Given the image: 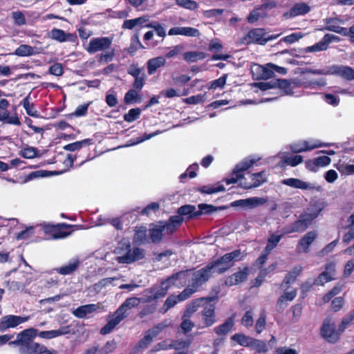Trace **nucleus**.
<instances>
[{"label": "nucleus", "instance_id": "obj_1", "mask_svg": "<svg viewBox=\"0 0 354 354\" xmlns=\"http://www.w3.org/2000/svg\"><path fill=\"white\" fill-rule=\"evenodd\" d=\"M37 333L33 328L25 329L17 335L15 340L9 342V346L18 347L20 354H55V351H50L44 345L34 342Z\"/></svg>", "mask_w": 354, "mask_h": 354}, {"label": "nucleus", "instance_id": "obj_2", "mask_svg": "<svg viewBox=\"0 0 354 354\" xmlns=\"http://www.w3.org/2000/svg\"><path fill=\"white\" fill-rule=\"evenodd\" d=\"M114 253L116 260L120 263L130 264L143 259L145 257V250L134 247L132 248L128 239H123L118 243Z\"/></svg>", "mask_w": 354, "mask_h": 354}, {"label": "nucleus", "instance_id": "obj_3", "mask_svg": "<svg viewBox=\"0 0 354 354\" xmlns=\"http://www.w3.org/2000/svg\"><path fill=\"white\" fill-rule=\"evenodd\" d=\"M141 302L138 297H133L127 299L115 310L113 315L108 319L107 324L100 330V333L106 335L110 333L129 315L128 310L138 306Z\"/></svg>", "mask_w": 354, "mask_h": 354}, {"label": "nucleus", "instance_id": "obj_4", "mask_svg": "<svg viewBox=\"0 0 354 354\" xmlns=\"http://www.w3.org/2000/svg\"><path fill=\"white\" fill-rule=\"evenodd\" d=\"M354 320V309L351 310L339 324L337 330L335 329L334 324H330L329 321H324L321 328V334L322 337L330 343L337 342L340 333L351 325Z\"/></svg>", "mask_w": 354, "mask_h": 354}, {"label": "nucleus", "instance_id": "obj_5", "mask_svg": "<svg viewBox=\"0 0 354 354\" xmlns=\"http://www.w3.org/2000/svg\"><path fill=\"white\" fill-rule=\"evenodd\" d=\"M242 257L243 255L241 250H235L224 254L215 261L209 262L208 266L212 268V271L214 274H220L232 267L234 261L241 260Z\"/></svg>", "mask_w": 354, "mask_h": 354}, {"label": "nucleus", "instance_id": "obj_6", "mask_svg": "<svg viewBox=\"0 0 354 354\" xmlns=\"http://www.w3.org/2000/svg\"><path fill=\"white\" fill-rule=\"evenodd\" d=\"M311 74L324 75H335L340 76L346 80H354V69L348 66L333 65L320 70L311 69Z\"/></svg>", "mask_w": 354, "mask_h": 354}, {"label": "nucleus", "instance_id": "obj_7", "mask_svg": "<svg viewBox=\"0 0 354 354\" xmlns=\"http://www.w3.org/2000/svg\"><path fill=\"white\" fill-rule=\"evenodd\" d=\"M214 273L212 271V268L209 267L208 264L203 268L194 272L192 274L189 283L192 287L197 290L205 283H206Z\"/></svg>", "mask_w": 354, "mask_h": 354}, {"label": "nucleus", "instance_id": "obj_8", "mask_svg": "<svg viewBox=\"0 0 354 354\" xmlns=\"http://www.w3.org/2000/svg\"><path fill=\"white\" fill-rule=\"evenodd\" d=\"M113 42V38L102 37L93 38L90 40L86 50L90 54L95 53L101 50H108Z\"/></svg>", "mask_w": 354, "mask_h": 354}, {"label": "nucleus", "instance_id": "obj_9", "mask_svg": "<svg viewBox=\"0 0 354 354\" xmlns=\"http://www.w3.org/2000/svg\"><path fill=\"white\" fill-rule=\"evenodd\" d=\"M266 35L265 29L263 28H254L250 30L242 39L241 43L245 45L251 44H258L260 45H265L266 40L264 37Z\"/></svg>", "mask_w": 354, "mask_h": 354}, {"label": "nucleus", "instance_id": "obj_10", "mask_svg": "<svg viewBox=\"0 0 354 354\" xmlns=\"http://www.w3.org/2000/svg\"><path fill=\"white\" fill-rule=\"evenodd\" d=\"M212 301H206L203 306L201 312L202 321L204 326L209 327L216 322L215 305L211 304Z\"/></svg>", "mask_w": 354, "mask_h": 354}, {"label": "nucleus", "instance_id": "obj_11", "mask_svg": "<svg viewBox=\"0 0 354 354\" xmlns=\"http://www.w3.org/2000/svg\"><path fill=\"white\" fill-rule=\"evenodd\" d=\"M266 203L264 198L252 197L246 199H240L231 203L230 206L242 207L243 209H253Z\"/></svg>", "mask_w": 354, "mask_h": 354}, {"label": "nucleus", "instance_id": "obj_12", "mask_svg": "<svg viewBox=\"0 0 354 354\" xmlns=\"http://www.w3.org/2000/svg\"><path fill=\"white\" fill-rule=\"evenodd\" d=\"M28 319V317H22L12 315L4 316L0 319V332H3L10 328H15Z\"/></svg>", "mask_w": 354, "mask_h": 354}, {"label": "nucleus", "instance_id": "obj_13", "mask_svg": "<svg viewBox=\"0 0 354 354\" xmlns=\"http://www.w3.org/2000/svg\"><path fill=\"white\" fill-rule=\"evenodd\" d=\"M284 292L279 297L276 304V310L278 313H282L288 306V302L292 301L297 296V291L292 289L290 291H283Z\"/></svg>", "mask_w": 354, "mask_h": 354}, {"label": "nucleus", "instance_id": "obj_14", "mask_svg": "<svg viewBox=\"0 0 354 354\" xmlns=\"http://www.w3.org/2000/svg\"><path fill=\"white\" fill-rule=\"evenodd\" d=\"M191 271L192 270H186L174 273L163 282V285L169 283L170 285L183 286L186 284Z\"/></svg>", "mask_w": 354, "mask_h": 354}, {"label": "nucleus", "instance_id": "obj_15", "mask_svg": "<svg viewBox=\"0 0 354 354\" xmlns=\"http://www.w3.org/2000/svg\"><path fill=\"white\" fill-rule=\"evenodd\" d=\"M302 268L300 266H295L292 270L285 276L283 281L280 284V288L283 290H288L290 288V285L294 283L297 277L301 272Z\"/></svg>", "mask_w": 354, "mask_h": 354}, {"label": "nucleus", "instance_id": "obj_16", "mask_svg": "<svg viewBox=\"0 0 354 354\" xmlns=\"http://www.w3.org/2000/svg\"><path fill=\"white\" fill-rule=\"evenodd\" d=\"M168 34L169 35H180L194 37H198L201 35L198 29L192 27H174L169 30Z\"/></svg>", "mask_w": 354, "mask_h": 354}, {"label": "nucleus", "instance_id": "obj_17", "mask_svg": "<svg viewBox=\"0 0 354 354\" xmlns=\"http://www.w3.org/2000/svg\"><path fill=\"white\" fill-rule=\"evenodd\" d=\"M216 297H202L192 301V302L187 307V310L185 312L184 317H189L194 313H195L199 307H202L204 306V304L206 301H214Z\"/></svg>", "mask_w": 354, "mask_h": 354}, {"label": "nucleus", "instance_id": "obj_18", "mask_svg": "<svg viewBox=\"0 0 354 354\" xmlns=\"http://www.w3.org/2000/svg\"><path fill=\"white\" fill-rule=\"evenodd\" d=\"M100 308L99 304H86L81 306L73 311V315L79 318L82 319L86 317L87 315L91 314Z\"/></svg>", "mask_w": 354, "mask_h": 354}, {"label": "nucleus", "instance_id": "obj_19", "mask_svg": "<svg viewBox=\"0 0 354 354\" xmlns=\"http://www.w3.org/2000/svg\"><path fill=\"white\" fill-rule=\"evenodd\" d=\"M310 225V215H302L290 227V229L286 231V233L294 232H303L306 230Z\"/></svg>", "mask_w": 354, "mask_h": 354}, {"label": "nucleus", "instance_id": "obj_20", "mask_svg": "<svg viewBox=\"0 0 354 354\" xmlns=\"http://www.w3.org/2000/svg\"><path fill=\"white\" fill-rule=\"evenodd\" d=\"M248 268H244L243 270L234 273L227 277L225 280V284L232 286L244 281L248 276Z\"/></svg>", "mask_w": 354, "mask_h": 354}, {"label": "nucleus", "instance_id": "obj_21", "mask_svg": "<svg viewBox=\"0 0 354 354\" xmlns=\"http://www.w3.org/2000/svg\"><path fill=\"white\" fill-rule=\"evenodd\" d=\"M183 218L180 216H172L167 222H160L163 230H166L168 234H172L183 223Z\"/></svg>", "mask_w": 354, "mask_h": 354}, {"label": "nucleus", "instance_id": "obj_22", "mask_svg": "<svg viewBox=\"0 0 354 354\" xmlns=\"http://www.w3.org/2000/svg\"><path fill=\"white\" fill-rule=\"evenodd\" d=\"M336 39H337V37L335 35L330 34L325 35L319 42L311 46V52H319L326 50L333 40Z\"/></svg>", "mask_w": 354, "mask_h": 354}, {"label": "nucleus", "instance_id": "obj_23", "mask_svg": "<svg viewBox=\"0 0 354 354\" xmlns=\"http://www.w3.org/2000/svg\"><path fill=\"white\" fill-rule=\"evenodd\" d=\"M50 37L59 42H64L66 41H74L76 39V35L71 33H65V32L61 29L54 28L50 32Z\"/></svg>", "mask_w": 354, "mask_h": 354}, {"label": "nucleus", "instance_id": "obj_24", "mask_svg": "<svg viewBox=\"0 0 354 354\" xmlns=\"http://www.w3.org/2000/svg\"><path fill=\"white\" fill-rule=\"evenodd\" d=\"M309 9V6L306 3H298L295 4L289 12L284 13L283 17L286 19H289L297 15H304L307 13Z\"/></svg>", "mask_w": 354, "mask_h": 354}, {"label": "nucleus", "instance_id": "obj_25", "mask_svg": "<svg viewBox=\"0 0 354 354\" xmlns=\"http://www.w3.org/2000/svg\"><path fill=\"white\" fill-rule=\"evenodd\" d=\"M153 337H154L147 330L145 333V336L138 342V343L132 349L131 354H136L138 353L140 350H143L147 348L148 346L152 342Z\"/></svg>", "mask_w": 354, "mask_h": 354}, {"label": "nucleus", "instance_id": "obj_26", "mask_svg": "<svg viewBox=\"0 0 354 354\" xmlns=\"http://www.w3.org/2000/svg\"><path fill=\"white\" fill-rule=\"evenodd\" d=\"M80 261L78 259L71 260L67 265L63 266L56 270L61 274L66 275L74 272L80 266Z\"/></svg>", "mask_w": 354, "mask_h": 354}, {"label": "nucleus", "instance_id": "obj_27", "mask_svg": "<svg viewBox=\"0 0 354 354\" xmlns=\"http://www.w3.org/2000/svg\"><path fill=\"white\" fill-rule=\"evenodd\" d=\"M166 63V60L163 57H157L148 60L147 62V69L149 75H153L156 70L164 66Z\"/></svg>", "mask_w": 354, "mask_h": 354}, {"label": "nucleus", "instance_id": "obj_28", "mask_svg": "<svg viewBox=\"0 0 354 354\" xmlns=\"http://www.w3.org/2000/svg\"><path fill=\"white\" fill-rule=\"evenodd\" d=\"M331 162L330 158L327 156H321L311 160V171L316 172L317 168L328 165Z\"/></svg>", "mask_w": 354, "mask_h": 354}, {"label": "nucleus", "instance_id": "obj_29", "mask_svg": "<svg viewBox=\"0 0 354 354\" xmlns=\"http://www.w3.org/2000/svg\"><path fill=\"white\" fill-rule=\"evenodd\" d=\"M234 324L233 318L230 317L227 319L223 324L215 327L214 328V331L218 335H225L232 330Z\"/></svg>", "mask_w": 354, "mask_h": 354}, {"label": "nucleus", "instance_id": "obj_30", "mask_svg": "<svg viewBox=\"0 0 354 354\" xmlns=\"http://www.w3.org/2000/svg\"><path fill=\"white\" fill-rule=\"evenodd\" d=\"M163 227L159 223L149 230V236L151 241L154 243H159L162 238Z\"/></svg>", "mask_w": 354, "mask_h": 354}, {"label": "nucleus", "instance_id": "obj_31", "mask_svg": "<svg viewBox=\"0 0 354 354\" xmlns=\"http://www.w3.org/2000/svg\"><path fill=\"white\" fill-rule=\"evenodd\" d=\"M206 57V54L200 51H189L183 54L184 59L189 63L196 62Z\"/></svg>", "mask_w": 354, "mask_h": 354}, {"label": "nucleus", "instance_id": "obj_32", "mask_svg": "<svg viewBox=\"0 0 354 354\" xmlns=\"http://www.w3.org/2000/svg\"><path fill=\"white\" fill-rule=\"evenodd\" d=\"M282 184L301 189H307L308 184L297 178H287L282 180Z\"/></svg>", "mask_w": 354, "mask_h": 354}, {"label": "nucleus", "instance_id": "obj_33", "mask_svg": "<svg viewBox=\"0 0 354 354\" xmlns=\"http://www.w3.org/2000/svg\"><path fill=\"white\" fill-rule=\"evenodd\" d=\"M170 286L171 285L169 283H165L163 285L162 283L160 289L156 290V288H151V293H152V295L148 297L147 301H151L160 297H164L167 294V291Z\"/></svg>", "mask_w": 354, "mask_h": 354}, {"label": "nucleus", "instance_id": "obj_34", "mask_svg": "<svg viewBox=\"0 0 354 354\" xmlns=\"http://www.w3.org/2000/svg\"><path fill=\"white\" fill-rule=\"evenodd\" d=\"M251 178L252 180V183L249 185H245V187L246 189H252L254 187H257L261 185L262 183L266 182L265 178V172L261 171L255 174H252L251 175Z\"/></svg>", "mask_w": 354, "mask_h": 354}, {"label": "nucleus", "instance_id": "obj_35", "mask_svg": "<svg viewBox=\"0 0 354 354\" xmlns=\"http://www.w3.org/2000/svg\"><path fill=\"white\" fill-rule=\"evenodd\" d=\"M250 348L259 353H266L268 351L266 342L252 338Z\"/></svg>", "mask_w": 354, "mask_h": 354}, {"label": "nucleus", "instance_id": "obj_36", "mask_svg": "<svg viewBox=\"0 0 354 354\" xmlns=\"http://www.w3.org/2000/svg\"><path fill=\"white\" fill-rule=\"evenodd\" d=\"M231 339L237 342L242 346L249 347L250 344H251L252 337L242 333H236L232 336Z\"/></svg>", "mask_w": 354, "mask_h": 354}, {"label": "nucleus", "instance_id": "obj_37", "mask_svg": "<svg viewBox=\"0 0 354 354\" xmlns=\"http://www.w3.org/2000/svg\"><path fill=\"white\" fill-rule=\"evenodd\" d=\"M283 237V234L281 235H276V234H271L270 237L268 239V243L266 246L265 251L267 253H270V252L277 247L279 241Z\"/></svg>", "mask_w": 354, "mask_h": 354}, {"label": "nucleus", "instance_id": "obj_38", "mask_svg": "<svg viewBox=\"0 0 354 354\" xmlns=\"http://www.w3.org/2000/svg\"><path fill=\"white\" fill-rule=\"evenodd\" d=\"M196 207L191 205H185L178 208V216L182 217V216H188L189 218H194L196 213Z\"/></svg>", "mask_w": 354, "mask_h": 354}, {"label": "nucleus", "instance_id": "obj_39", "mask_svg": "<svg viewBox=\"0 0 354 354\" xmlns=\"http://www.w3.org/2000/svg\"><path fill=\"white\" fill-rule=\"evenodd\" d=\"M310 247V232H307L304 236L300 239L297 245V250L298 252H307Z\"/></svg>", "mask_w": 354, "mask_h": 354}, {"label": "nucleus", "instance_id": "obj_40", "mask_svg": "<svg viewBox=\"0 0 354 354\" xmlns=\"http://www.w3.org/2000/svg\"><path fill=\"white\" fill-rule=\"evenodd\" d=\"M147 241V228L145 227H136L133 236V241L144 243Z\"/></svg>", "mask_w": 354, "mask_h": 354}, {"label": "nucleus", "instance_id": "obj_41", "mask_svg": "<svg viewBox=\"0 0 354 354\" xmlns=\"http://www.w3.org/2000/svg\"><path fill=\"white\" fill-rule=\"evenodd\" d=\"M23 106L27 114L32 117H37V111L35 109L33 103L30 102V94L23 100Z\"/></svg>", "mask_w": 354, "mask_h": 354}, {"label": "nucleus", "instance_id": "obj_42", "mask_svg": "<svg viewBox=\"0 0 354 354\" xmlns=\"http://www.w3.org/2000/svg\"><path fill=\"white\" fill-rule=\"evenodd\" d=\"M35 53V48L22 44L20 45L15 50V54L18 56H29Z\"/></svg>", "mask_w": 354, "mask_h": 354}, {"label": "nucleus", "instance_id": "obj_43", "mask_svg": "<svg viewBox=\"0 0 354 354\" xmlns=\"http://www.w3.org/2000/svg\"><path fill=\"white\" fill-rule=\"evenodd\" d=\"M178 301L179 300L178 296L170 295L169 297H167V299L165 301L163 306L160 308V313H167L170 308L174 307L178 303Z\"/></svg>", "mask_w": 354, "mask_h": 354}, {"label": "nucleus", "instance_id": "obj_44", "mask_svg": "<svg viewBox=\"0 0 354 354\" xmlns=\"http://www.w3.org/2000/svg\"><path fill=\"white\" fill-rule=\"evenodd\" d=\"M117 346V343L115 339L108 341L104 346L100 348L98 346V354H109L113 353Z\"/></svg>", "mask_w": 354, "mask_h": 354}, {"label": "nucleus", "instance_id": "obj_45", "mask_svg": "<svg viewBox=\"0 0 354 354\" xmlns=\"http://www.w3.org/2000/svg\"><path fill=\"white\" fill-rule=\"evenodd\" d=\"M170 322L167 319L162 321L160 323H158L156 326H154L151 329L148 330L149 333H150L154 337H156L161 331H162L165 328L170 325Z\"/></svg>", "mask_w": 354, "mask_h": 354}, {"label": "nucleus", "instance_id": "obj_46", "mask_svg": "<svg viewBox=\"0 0 354 354\" xmlns=\"http://www.w3.org/2000/svg\"><path fill=\"white\" fill-rule=\"evenodd\" d=\"M198 210L196 212L195 216H201L203 214H209L214 212H216L217 208L212 205L207 204H200L198 205Z\"/></svg>", "mask_w": 354, "mask_h": 354}, {"label": "nucleus", "instance_id": "obj_47", "mask_svg": "<svg viewBox=\"0 0 354 354\" xmlns=\"http://www.w3.org/2000/svg\"><path fill=\"white\" fill-rule=\"evenodd\" d=\"M89 142L90 140L88 139L75 142L73 143L65 145L64 147V149L68 151H75L76 150L80 149L84 145L89 144Z\"/></svg>", "mask_w": 354, "mask_h": 354}, {"label": "nucleus", "instance_id": "obj_48", "mask_svg": "<svg viewBox=\"0 0 354 354\" xmlns=\"http://www.w3.org/2000/svg\"><path fill=\"white\" fill-rule=\"evenodd\" d=\"M290 147L291 151L296 153L307 151L310 149L309 145L306 141H299L290 145Z\"/></svg>", "mask_w": 354, "mask_h": 354}, {"label": "nucleus", "instance_id": "obj_49", "mask_svg": "<svg viewBox=\"0 0 354 354\" xmlns=\"http://www.w3.org/2000/svg\"><path fill=\"white\" fill-rule=\"evenodd\" d=\"M139 48H144V46L141 44L139 37L138 35H134L131 37V45L127 49L128 53L131 55H133Z\"/></svg>", "mask_w": 354, "mask_h": 354}, {"label": "nucleus", "instance_id": "obj_50", "mask_svg": "<svg viewBox=\"0 0 354 354\" xmlns=\"http://www.w3.org/2000/svg\"><path fill=\"white\" fill-rule=\"evenodd\" d=\"M140 113L141 111L140 109H131L124 115V120L127 122H132L140 117Z\"/></svg>", "mask_w": 354, "mask_h": 354}, {"label": "nucleus", "instance_id": "obj_51", "mask_svg": "<svg viewBox=\"0 0 354 354\" xmlns=\"http://www.w3.org/2000/svg\"><path fill=\"white\" fill-rule=\"evenodd\" d=\"M341 21L337 18H329L326 21V29L336 32L340 26Z\"/></svg>", "mask_w": 354, "mask_h": 354}, {"label": "nucleus", "instance_id": "obj_52", "mask_svg": "<svg viewBox=\"0 0 354 354\" xmlns=\"http://www.w3.org/2000/svg\"><path fill=\"white\" fill-rule=\"evenodd\" d=\"M303 161V157L301 155H295L287 156L283 158V162L288 165L295 167Z\"/></svg>", "mask_w": 354, "mask_h": 354}, {"label": "nucleus", "instance_id": "obj_53", "mask_svg": "<svg viewBox=\"0 0 354 354\" xmlns=\"http://www.w3.org/2000/svg\"><path fill=\"white\" fill-rule=\"evenodd\" d=\"M257 160L255 159H251V160H245L239 165H237L234 169V172L239 173L243 171L247 170L248 168H250L251 166H252Z\"/></svg>", "mask_w": 354, "mask_h": 354}, {"label": "nucleus", "instance_id": "obj_54", "mask_svg": "<svg viewBox=\"0 0 354 354\" xmlns=\"http://www.w3.org/2000/svg\"><path fill=\"white\" fill-rule=\"evenodd\" d=\"M145 27L149 28H153L160 37H165L166 36V32L165 28L161 24L156 21H153L147 24Z\"/></svg>", "mask_w": 354, "mask_h": 354}, {"label": "nucleus", "instance_id": "obj_55", "mask_svg": "<svg viewBox=\"0 0 354 354\" xmlns=\"http://www.w3.org/2000/svg\"><path fill=\"white\" fill-rule=\"evenodd\" d=\"M197 289L192 287L189 283L188 287L183 290L178 295V298L179 301H185L189 298L195 292H196Z\"/></svg>", "mask_w": 354, "mask_h": 354}, {"label": "nucleus", "instance_id": "obj_56", "mask_svg": "<svg viewBox=\"0 0 354 354\" xmlns=\"http://www.w3.org/2000/svg\"><path fill=\"white\" fill-rule=\"evenodd\" d=\"M334 277L329 276L326 272H322L319 274L318 277L315 280L314 284L317 286H323L326 283L334 280Z\"/></svg>", "mask_w": 354, "mask_h": 354}, {"label": "nucleus", "instance_id": "obj_57", "mask_svg": "<svg viewBox=\"0 0 354 354\" xmlns=\"http://www.w3.org/2000/svg\"><path fill=\"white\" fill-rule=\"evenodd\" d=\"M253 312L250 310L245 312V315L241 320V323L243 326L249 328L253 325Z\"/></svg>", "mask_w": 354, "mask_h": 354}, {"label": "nucleus", "instance_id": "obj_58", "mask_svg": "<svg viewBox=\"0 0 354 354\" xmlns=\"http://www.w3.org/2000/svg\"><path fill=\"white\" fill-rule=\"evenodd\" d=\"M266 317L265 313H261L259 317L257 320V322L255 324V330L258 334H260L265 328L266 324Z\"/></svg>", "mask_w": 354, "mask_h": 354}, {"label": "nucleus", "instance_id": "obj_59", "mask_svg": "<svg viewBox=\"0 0 354 354\" xmlns=\"http://www.w3.org/2000/svg\"><path fill=\"white\" fill-rule=\"evenodd\" d=\"M322 97L328 104L334 106H337L339 103V100L335 95L331 93H321Z\"/></svg>", "mask_w": 354, "mask_h": 354}, {"label": "nucleus", "instance_id": "obj_60", "mask_svg": "<svg viewBox=\"0 0 354 354\" xmlns=\"http://www.w3.org/2000/svg\"><path fill=\"white\" fill-rule=\"evenodd\" d=\"M344 304V299L342 297H337L334 298L331 301V310L333 312L339 311Z\"/></svg>", "mask_w": 354, "mask_h": 354}, {"label": "nucleus", "instance_id": "obj_61", "mask_svg": "<svg viewBox=\"0 0 354 354\" xmlns=\"http://www.w3.org/2000/svg\"><path fill=\"white\" fill-rule=\"evenodd\" d=\"M225 189L223 185H218L216 187L203 186L200 189V191L202 193L211 194H214V193H217V192H223V191H225Z\"/></svg>", "mask_w": 354, "mask_h": 354}, {"label": "nucleus", "instance_id": "obj_62", "mask_svg": "<svg viewBox=\"0 0 354 354\" xmlns=\"http://www.w3.org/2000/svg\"><path fill=\"white\" fill-rule=\"evenodd\" d=\"M324 207V205L323 203L315 202L314 204L311 203V221L318 216Z\"/></svg>", "mask_w": 354, "mask_h": 354}, {"label": "nucleus", "instance_id": "obj_63", "mask_svg": "<svg viewBox=\"0 0 354 354\" xmlns=\"http://www.w3.org/2000/svg\"><path fill=\"white\" fill-rule=\"evenodd\" d=\"M176 3L181 7L189 10H194L197 8V3L192 0H176Z\"/></svg>", "mask_w": 354, "mask_h": 354}, {"label": "nucleus", "instance_id": "obj_64", "mask_svg": "<svg viewBox=\"0 0 354 354\" xmlns=\"http://www.w3.org/2000/svg\"><path fill=\"white\" fill-rule=\"evenodd\" d=\"M340 288L337 286L333 287L326 294H325L322 298L324 303L329 302L335 295L340 292Z\"/></svg>", "mask_w": 354, "mask_h": 354}]
</instances>
